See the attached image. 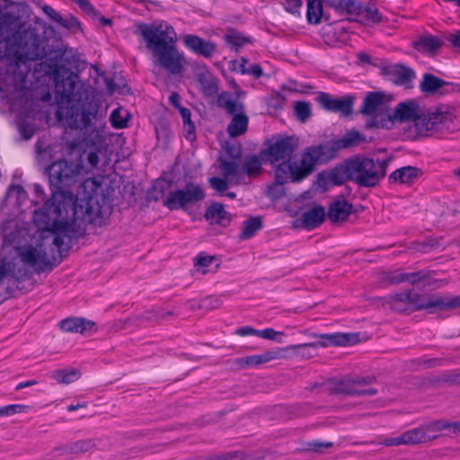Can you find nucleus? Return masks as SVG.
<instances>
[{
	"label": "nucleus",
	"instance_id": "26",
	"mask_svg": "<svg viewBox=\"0 0 460 460\" xmlns=\"http://www.w3.org/2000/svg\"><path fill=\"white\" fill-rule=\"evenodd\" d=\"M8 277L20 280L27 277V270L22 268L16 269V264L13 261L2 258L0 260V288L4 280Z\"/></svg>",
	"mask_w": 460,
	"mask_h": 460
},
{
	"label": "nucleus",
	"instance_id": "21",
	"mask_svg": "<svg viewBox=\"0 0 460 460\" xmlns=\"http://www.w3.org/2000/svg\"><path fill=\"white\" fill-rule=\"evenodd\" d=\"M430 431H435L433 420L403 432L405 445L422 444L436 439L438 435H430Z\"/></svg>",
	"mask_w": 460,
	"mask_h": 460
},
{
	"label": "nucleus",
	"instance_id": "10",
	"mask_svg": "<svg viewBox=\"0 0 460 460\" xmlns=\"http://www.w3.org/2000/svg\"><path fill=\"white\" fill-rule=\"evenodd\" d=\"M393 160L389 155L385 159H373L366 156L351 158L353 181L359 187L376 186L386 175L387 168Z\"/></svg>",
	"mask_w": 460,
	"mask_h": 460
},
{
	"label": "nucleus",
	"instance_id": "23",
	"mask_svg": "<svg viewBox=\"0 0 460 460\" xmlns=\"http://www.w3.org/2000/svg\"><path fill=\"white\" fill-rule=\"evenodd\" d=\"M326 180L333 185H341L348 181H353L351 159L338 164L326 174Z\"/></svg>",
	"mask_w": 460,
	"mask_h": 460
},
{
	"label": "nucleus",
	"instance_id": "20",
	"mask_svg": "<svg viewBox=\"0 0 460 460\" xmlns=\"http://www.w3.org/2000/svg\"><path fill=\"white\" fill-rule=\"evenodd\" d=\"M383 71L394 84L404 85L406 88L411 87V83L416 76L413 69L402 64L384 67Z\"/></svg>",
	"mask_w": 460,
	"mask_h": 460
},
{
	"label": "nucleus",
	"instance_id": "19",
	"mask_svg": "<svg viewBox=\"0 0 460 460\" xmlns=\"http://www.w3.org/2000/svg\"><path fill=\"white\" fill-rule=\"evenodd\" d=\"M182 41L187 49L205 58H210L217 50V45L214 42L205 40L197 35L187 34Z\"/></svg>",
	"mask_w": 460,
	"mask_h": 460
},
{
	"label": "nucleus",
	"instance_id": "12",
	"mask_svg": "<svg viewBox=\"0 0 460 460\" xmlns=\"http://www.w3.org/2000/svg\"><path fill=\"white\" fill-rule=\"evenodd\" d=\"M205 199L203 189L194 183H187L183 189L170 191L164 200V206L170 210H186L190 206L194 205Z\"/></svg>",
	"mask_w": 460,
	"mask_h": 460
},
{
	"label": "nucleus",
	"instance_id": "47",
	"mask_svg": "<svg viewBox=\"0 0 460 460\" xmlns=\"http://www.w3.org/2000/svg\"><path fill=\"white\" fill-rule=\"evenodd\" d=\"M72 454H83L90 451L95 447L93 439H81L70 442Z\"/></svg>",
	"mask_w": 460,
	"mask_h": 460
},
{
	"label": "nucleus",
	"instance_id": "38",
	"mask_svg": "<svg viewBox=\"0 0 460 460\" xmlns=\"http://www.w3.org/2000/svg\"><path fill=\"white\" fill-rule=\"evenodd\" d=\"M333 394L344 395H357L358 387L354 379H343L337 382L332 388Z\"/></svg>",
	"mask_w": 460,
	"mask_h": 460
},
{
	"label": "nucleus",
	"instance_id": "44",
	"mask_svg": "<svg viewBox=\"0 0 460 460\" xmlns=\"http://www.w3.org/2000/svg\"><path fill=\"white\" fill-rule=\"evenodd\" d=\"M294 113L297 119L305 122L311 116V105L307 102H296L294 104Z\"/></svg>",
	"mask_w": 460,
	"mask_h": 460
},
{
	"label": "nucleus",
	"instance_id": "59",
	"mask_svg": "<svg viewBox=\"0 0 460 460\" xmlns=\"http://www.w3.org/2000/svg\"><path fill=\"white\" fill-rule=\"evenodd\" d=\"M332 447V442H310L307 445V450L321 453L323 448H329Z\"/></svg>",
	"mask_w": 460,
	"mask_h": 460
},
{
	"label": "nucleus",
	"instance_id": "35",
	"mask_svg": "<svg viewBox=\"0 0 460 460\" xmlns=\"http://www.w3.org/2000/svg\"><path fill=\"white\" fill-rule=\"evenodd\" d=\"M262 227V219L261 217H252L243 222L242 231L239 234V239L246 240L252 237L257 231Z\"/></svg>",
	"mask_w": 460,
	"mask_h": 460
},
{
	"label": "nucleus",
	"instance_id": "42",
	"mask_svg": "<svg viewBox=\"0 0 460 460\" xmlns=\"http://www.w3.org/2000/svg\"><path fill=\"white\" fill-rule=\"evenodd\" d=\"M179 112L182 118L185 137L190 141L194 140L196 128L194 123L190 119V111L187 108L180 107Z\"/></svg>",
	"mask_w": 460,
	"mask_h": 460
},
{
	"label": "nucleus",
	"instance_id": "15",
	"mask_svg": "<svg viewBox=\"0 0 460 460\" xmlns=\"http://www.w3.org/2000/svg\"><path fill=\"white\" fill-rule=\"evenodd\" d=\"M316 102L326 111L349 116L352 113L354 97L348 95L343 98H333L327 93L320 92L316 96Z\"/></svg>",
	"mask_w": 460,
	"mask_h": 460
},
{
	"label": "nucleus",
	"instance_id": "6",
	"mask_svg": "<svg viewBox=\"0 0 460 460\" xmlns=\"http://www.w3.org/2000/svg\"><path fill=\"white\" fill-rule=\"evenodd\" d=\"M366 142V137L358 130L347 131L341 138L332 139L317 146L306 147L299 161V169L296 172V180L306 178L317 163H328L337 157L340 151L359 146Z\"/></svg>",
	"mask_w": 460,
	"mask_h": 460
},
{
	"label": "nucleus",
	"instance_id": "16",
	"mask_svg": "<svg viewBox=\"0 0 460 460\" xmlns=\"http://www.w3.org/2000/svg\"><path fill=\"white\" fill-rule=\"evenodd\" d=\"M384 281L391 285L403 282L410 283L411 285L421 283L423 288L431 284L429 272L424 270L415 272H402L400 270L390 271L384 276Z\"/></svg>",
	"mask_w": 460,
	"mask_h": 460
},
{
	"label": "nucleus",
	"instance_id": "40",
	"mask_svg": "<svg viewBox=\"0 0 460 460\" xmlns=\"http://www.w3.org/2000/svg\"><path fill=\"white\" fill-rule=\"evenodd\" d=\"M80 377V372L75 368L57 369L52 373L54 378L58 384L68 385Z\"/></svg>",
	"mask_w": 460,
	"mask_h": 460
},
{
	"label": "nucleus",
	"instance_id": "33",
	"mask_svg": "<svg viewBox=\"0 0 460 460\" xmlns=\"http://www.w3.org/2000/svg\"><path fill=\"white\" fill-rule=\"evenodd\" d=\"M326 6L332 7L340 14H353L358 10L356 0H323Z\"/></svg>",
	"mask_w": 460,
	"mask_h": 460
},
{
	"label": "nucleus",
	"instance_id": "50",
	"mask_svg": "<svg viewBox=\"0 0 460 460\" xmlns=\"http://www.w3.org/2000/svg\"><path fill=\"white\" fill-rule=\"evenodd\" d=\"M27 406L22 404H11L0 407V416H11L22 411Z\"/></svg>",
	"mask_w": 460,
	"mask_h": 460
},
{
	"label": "nucleus",
	"instance_id": "43",
	"mask_svg": "<svg viewBox=\"0 0 460 460\" xmlns=\"http://www.w3.org/2000/svg\"><path fill=\"white\" fill-rule=\"evenodd\" d=\"M225 40L229 44L235 51L247 43H251V40L237 31H230L225 35Z\"/></svg>",
	"mask_w": 460,
	"mask_h": 460
},
{
	"label": "nucleus",
	"instance_id": "13",
	"mask_svg": "<svg viewBox=\"0 0 460 460\" xmlns=\"http://www.w3.org/2000/svg\"><path fill=\"white\" fill-rule=\"evenodd\" d=\"M84 148L80 153L76 163H82L83 172L89 173L98 167L100 158L99 154L102 149V139L98 130H93L84 139Z\"/></svg>",
	"mask_w": 460,
	"mask_h": 460
},
{
	"label": "nucleus",
	"instance_id": "4",
	"mask_svg": "<svg viewBox=\"0 0 460 460\" xmlns=\"http://www.w3.org/2000/svg\"><path fill=\"white\" fill-rule=\"evenodd\" d=\"M0 42L5 43L7 55L13 57L18 66L46 55L36 28L9 12L0 15Z\"/></svg>",
	"mask_w": 460,
	"mask_h": 460
},
{
	"label": "nucleus",
	"instance_id": "53",
	"mask_svg": "<svg viewBox=\"0 0 460 460\" xmlns=\"http://www.w3.org/2000/svg\"><path fill=\"white\" fill-rule=\"evenodd\" d=\"M284 333L280 332H277L271 328H267L261 331H259L258 336L266 340L270 341H278L279 342H281V341L279 339V336H283Z\"/></svg>",
	"mask_w": 460,
	"mask_h": 460
},
{
	"label": "nucleus",
	"instance_id": "46",
	"mask_svg": "<svg viewBox=\"0 0 460 460\" xmlns=\"http://www.w3.org/2000/svg\"><path fill=\"white\" fill-rule=\"evenodd\" d=\"M433 422H434L435 431L447 429L454 434H456V435L460 434V422H458V421L451 422V421L440 419V420H433Z\"/></svg>",
	"mask_w": 460,
	"mask_h": 460
},
{
	"label": "nucleus",
	"instance_id": "30",
	"mask_svg": "<svg viewBox=\"0 0 460 460\" xmlns=\"http://www.w3.org/2000/svg\"><path fill=\"white\" fill-rule=\"evenodd\" d=\"M198 82L200 84L201 91L205 96H214L219 90L218 79L209 72L199 73Z\"/></svg>",
	"mask_w": 460,
	"mask_h": 460
},
{
	"label": "nucleus",
	"instance_id": "54",
	"mask_svg": "<svg viewBox=\"0 0 460 460\" xmlns=\"http://www.w3.org/2000/svg\"><path fill=\"white\" fill-rule=\"evenodd\" d=\"M76 3L79 7L87 14L92 15L93 17L99 16V12L95 10V8L91 4L88 0H72Z\"/></svg>",
	"mask_w": 460,
	"mask_h": 460
},
{
	"label": "nucleus",
	"instance_id": "27",
	"mask_svg": "<svg viewBox=\"0 0 460 460\" xmlns=\"http://www.w3.org/2000/svg\"><path fill=\"white\" fill-rule=\"evenodd\" d=\"M60 329L66 332L84 333L90 332L95 327L92 321H86L83 318H68L60 322Z\"/></svg>",
	"mask_w": 460,
	"mask_h": 460
},
{
	"label": "nucleus",
	"instance_id": "3",
	"mask_svg": "<svg viewBox=\"0 0 460 460\" xmlns=\"http://www.w3.org/2000/svg\"><path fill=\"white\" fill-rule=\"evenodd\" d=\"M387 122H411L407 132L408 137L411 139L427 137L433 131L454 132L458 128L457 117L449 108L441 106L423 112L412 99L398 103L392 113L386 114V119L382 117L378 119L376 117L371 122H367L366 128H385Z\"/></svg>",
	"mask_w": 460,
	"mask_h": 460
},
{
	"label": "nucleus",
	"instance_id": "60",
	"mask_svg": "<svg viewBox=\"0 0 460 460\" xmlns=\"http://www.w3.org/2000/svg\"><path fill=\"white\" fill-rule=\"evenodd\" d=\"M214 261V257L212 256H203L202 254H199L197 258H195L194 265L195 267H208Z\"/></svg>",
	"mask_w": 460,
	"mask_h": 460
},
{
	"label": "nucleus",
	"instance_id": "62",
	"mask_svg": "<svg viewBox=\"0 0 460 460\" xmlns=\"http://www.w3.org/2000/svg\"><path fill=\"white\" fill-rule=\"evenodd\" d=\"M444 381L450 384H460V370H455L447 374Z\"/></svg>",
	"mask_w": 460,
	"mask_h": 460
},
{
	"label": "nucleus",
	"instance_id": "29",
	"mask_svg": "<svg viewBox=\"0 0 460 460\" xmlns=\"http://www.w3.org/2000/svg\"><path fill=\"white\" fill-rule=\"evenodd\" d=\"M325 210L322 206L314 207L302 215V225L307 230L319 226L325 218Z\"/></svg>",
	"mask_w": 460,
	"mask_h": 460
},
{
	"label": "nucleus",
	"instance_id": "57",
	"mask_svg": "<svg viewBox=\"0 0 460 460\" xmlns=\"http://www.w3.org/2000/svg\"><path fill=\"white\" fill-rule=\"evenodd\" d=\"M81 142L79 139L74 138L67 140L64 143V150L67 155H73L76 150L79 149Z\"/></svg>",
	"mask_w": 460,
	"mask_h": 460
},
{
	"label": "nucleus",
	"instance_id": "2",
	"mask_svg": "<svg viewBox=\"0 0 460 460\" xmlns=\"http://www.w3.org/2000/svg\"><path fill=\"white\" fill-rule=\"evenodd\" d=\"M55 98L58 109L56 115L58 119L66 117V123L71 128L97 130L93 127V120H97L99 114V103L92 98L83 82L79 80L76 73L69 68L59 66L54 69Z\"/></svg>",
	"mask_w": 460,
	"mask_h": 460
},
{
	"label": "nucleus",
	"instance_id": "24",
	"mask_svg": "<svg viewBox=\"0 0 460 460\" xmlns=\"http://www.w3.org/2000/svg\"><path fill=\"white\" fill-rule=\"evenodd\" d=\"M420 169L414 166H404L393 172L388 181L390 183H402V184H411L420 175Z\"/></svg>",
	"mask_w": 460,
	"mask_h": 460
},
{
	"label": "nucleus",
	"instance_id": "28",
	"mask_svg": "<svg viewBox=\"0 0 460 460\" xmlns=\"http://www.w3.org/2000/svg\"><path fill=\"white\" fill-rule=\"evenodd\" d=\"M443 42L435 36H423L412 42V47L423 54L435 55Z\"/></svg>",
	"mask_w": 460,
	"mask_h": 460
},
{
	"label": "nucleus",
	"instance_id": "37",
	"mask_svg": "<svg viewBox=\"0 0 460 460\" xmlns=\"http://www.w3.org/2000/svg\"><path fill=\"white\" fill-rule=\"evenodd\" d=\"M217 104L229 114H234L237 111H243V105L237 102L228 92H224L218 95Z\"/></svg>",
	"mask_w": 460,
	"mask_h": 460
},
{
	"label": "nucleus",
	"instance_id": "61",
	"mask_svg": "<svg viewBox=\"0 0 460 460\" xmlns=\"http://www.w3.org/2000/svg\"><path fill=\"white\" fill-rule=\"evenodd\" d=\"M234 333L239 336H247V335L258 336L259 330H255L250 326H245V327H240V328L236 329Z\"/></svg>",
	"mask_w": 460,
	"mask_h": 460
},
{
	"label": "nucleus",
	"instance_id": "22",
	"mask_svg": "<svg viewBox=\"0 0 460 460\" xmlns=\"http://www.w3.org/2000/svg\"><path fill=\"white\" fill-rule=\"evenodd\" d=\"M204 217L209 224H217L224 227L227 226L232 220L230 213L225 209L223 204L218 202L210 204L205 212Z\"/></svg>",
	"mask_w": 460,
	"mask_h": 460
},
{
	"label": "nucleus",
	"instance_id": "63",
	"mask_svg": "<svg viewBox=\"0 0 460 460\" xmlns=\"http://www.w3.org/2000/svg\"><path fill=\"white\" fill-rule=\"evenodd\" d=\"M54 451L58 452L60 456H66L72 454L71 444L66 443L59 445L54 448Z\"/></svg>",
	"mask_w": 460,
	"mask_h": 460
},
{
	"label": "nucleus",
	"instance_id": "49",
	"mask_svg": "<svg viewBox=\"0 0 460 460\" xmlns=\"http://www.w3.org/2000/svg\"><path fill=\"white\" fill-rule=\"evenodd\" d=\"M209 184L212 189L215 190L223 193L225 192L229 185L227 182V178H219V177H211L208 179Z\"/></svg>",
	"mask_w": 460,
	"mask_h": 460
},
{
	"label": "nucleus",
	"instance_id": "55",
	"mask_svg": "<svg viewBox=\"0 0 460 460\" xmlns=\"http://www.w3.org/2000/svg\"><path fill=\"white\" fill-rule=\"evenodd\" d=\"M111 122L115 128H123L127 126V120L120 116L119 110H114L111 112Z\"/></svg>",
	"mask_w": 460,
	"mask_h": 460
},
{
	"label": "nucleus",
	"instance_id": "36",
	"mask_svg": "<svg viewBox=\"0 0 460 460\" xmlns=\"http://www.w3.org/2000/svg\"><path fill=\"white\" fill-rule=\"evenodd\" d=\"M323 0H307L306 19L310 24H318L324 16L323 11Z\"/></svg>",
	"mask_w": 460,
	"mask_h": 460
},
{
	"label": "nucleus",
	"instance_id": "45",
	"mask_svg": "<svg viewBox=\"0 0 460 460\" xmlns=\"http://www.w3.org/2000/svg\"><path fill=\"white\" fill-rule=\"evenodd\" d=\"M219 167L223 172L225 178H232L239 174V165L234 161H227L226 159H219Z\"/></svg>",
	"mask_w": 460,
	"mask_h": 460
},
{
	"label": "nucleus",
	"instance_id": "52",
	"mask_svg": "<svg viewBox=\"0 0 460 460\" xmlns=\"http://www.w3.org/2000/svg\"><path fill=\"white\" fill-rule=\"evenodd\" d=\"M285 10L292 14H298L299 9L303 4L302 0H283L282 3Z\"/></svg>",
	"mask_w": 460,
	"mask_h": 460
},
{
	"label": "nucleus",
	"instance_id": "5",
	"mask_svg": "<svg viewBox=\"0 0 460 460\" xmlns=\"http://www.w3.org/2000/svg\"><path fill=\"white\" fill-rule=\"evenodd\" d=\"M136 34L142 38L162 68L172 75L183 70L184 58L177 49V35L172 25L164 22L139 23Z\"/></svg>",
	"mask_w": 460,
	"mask_h": 460
},
{
	"label": "nucleus",
	"instance_id": "64",
	"mask_svg": "<svg viewBox=\"0 0 460 460\" xmlns=\"http://www.w3.org/2000/svg\"><path fill=\"white\" fill-rule=\"evenodd\" d=\"M447 40L460 51V31L454 34H450Z\"/></svg>",
	"mask_w": 460,
	"mask_h": 460
},
{
	"label": "nucleus",
	"instance_id": "1",
	"mask_svg": "<svg viewBox=\"0 0 460 460\" xmlns=\"http://www.w3.org/2000/svg\"><path fill=\"white\" fill-rule=\"evenodd\" d=\"M109 215V208L101 206L96 198L77 199L73 193H57L34 211V220L49 230L53 243L62 250L65 239L70 241L68 234L79 232L87 224L100 226Z\"/></svg>",
	"mask_w": 460,
	"mask_h": 460
},
{
	"label": "nucleus",
	"instance_id": "18",
	"mask_svg": "<svg viewBox=\"0 0 460 460\" xmlns=\"http://www.w3.org/2000/svg\"><path fill=\"white\" fill-rule=\"evenodd\" d=\"M290 350L286 348L276 349L272 350L265 351L260 355H252L235 359V364L240 368H246L248 367H256L274 359L286 358L285 352Z\"/></svg>",
	"mask_w": 460,
	"mask_h": 460
},
{
	"label": "nucleus",
	"instance_id": "25",
	"mask_svg": "<svg viewBox=\"0 0 460 460\" xmlns=\"http://www.w3.org/2000/svg\"><path fill=\"white\" fill-rule=\"evenodd\" d=\"M352 210L353 205L346 199L336 200L330 205L327 216L333 223L342 222L348 218Z\"/></svg>",
	"mask_w": 460,
	"mask_h": 460
},
{
	"label": "nucleus",
	"instance_id": "8",
	"mask_svg": "<svg viewBox=\"0 0 460 460\" xmlns=\"http://www.w3.org/2000/svg\"><path fill=\"white\" fill-rule=\"evenodd\" d=\"M385 301L391 310L398 313H412L431 308L439 310L460 308V296H424L410 290L391 295L385 298Z\"/></svg>",
	"mask_w": 460,
	"mask_h": 460
},
{
	"label": "nucleus",
	"instance_id": "48",
	"mask_svg": "<svg viewBox=\"0 0 460 460\" xmlns=\"http://www.w3.org/2000/svg\"><path fill=\"white\" fill-rule=\"evenodd\" d=\"M241 71L243 74H248L254 76V78H260L262 75V69L258 64H248L247 59L242 58Z\"/></svg>",
	"mask_w": 460,
	"mask_h": 460
},
{
	"label": "nucleus",
	"instance_id": "31",
	"mask_svg": "<svg viewBox=\"0 0 460 460\" xmlns=\"http://www.w3.org/2000/svg\"><path fill=\"white\" fill-rule=\"evenodd\" d=\"M233 118L227 126V133L230 137H235L244 134L248 127V117L243 111L232 114Z\"/></svg>",
	"mask_w": 460,
	"mask_h": 460
},
{
	"label": "nucleus",
	"instance_id": "11",
	"mask_svg": "<svg viewBox=\"0 0 460 460\" xmlns=\"http://www.w3.org/2000/svg\"><path fill=\"white\" fill-rule=\"evenodd\" d=\"M83 170L82 163L68 161L67 159H59L53 162L47 168L49 184L52 188L51 197L48 200H52L53 196L57 193H72L66 189L80 181Z\"/></svg>",
	"mask_w": 460,
	"mask_h": 460
},
{
	"label": "nucleus",
	"instance_id": "39",
	"mask_svg": "<svg viewBox=\"0 0 460 460\" xmlns=\"http://www.w3.org/2000/svg\"><path fill=\"white\" fill-rule=\"evenodd\" d=\"M44 13L53 22H56L60 26L70 29L74 26H80V23L76 19L71 18L70 21L64 19L58 12H56L51 6L44 5L42 8Z\"/></svg>",
	"mask_w": 460,
	"mask_h": 460
},
{
	"label": "nucleus",
	"instance_id": "34",
	"mask_svg": "<svg viewBox=\"0 0 460 460\" xmlns=\"http://www.w3.org/2000/svg\"><path fill=\"white\" fill-rule=\"evenodd\" d=\"M354 14L357 15L358 18L353 19V21H357L364 24L378 23L382 22V15L379 13L376 8H362L359 3L358 10Z\"/></svg>",
	"mask_w": 460,
	"mask_h": 460
},
{
	"label": "nucleus",
	"instance_id": "32",
	"mask_svg": "<svg viewBox=\"0 0 460 460\" xmlns=\"http://www.w3.org/2000/svg\"><path fill=\"white\" fill-rule=\"evenodd\" d=\"M446 84L447 82L443 79L432 74L426 73L423 75L422 80L420 84V89L425 94L433 95Z\"/></svg>",
	"mask_w": 460,
	"mask_h": 460
},
{
	"label": "nucleus",
	"instance_id": "17",
	"mask_svg": "<svg viewBox=\"0 0 460 460\" xmlns=\"http://www.w3.org/2000/svg\"><path fill=\"white\" fill-rule=\"evenodd\" d=\"M313 337H318L320 339L317 342L305 343L299 345L288 346L289 349H299L306 347H327L330 345L334 346H346L354 342V337L349 333H332V334H316L313 333Z\"/></svg>",
	"mask_w": 460,
	"mask_h": 460
},
{
	"label": "nucleus",
	"instance_id": "58",
	"mask_svg": "<svg viewBox=\"0 0 460 460\" xmlns=\"http://www.w3.org/2000/svg\"><path fill=\"white\" fill-rule=\"evenodd\" d=\"M26 192L24 190V189L20 186V185H12L9 187L7 192H6V198L7 199H10L12 198L13 195L16 196V199L18 200L19 199H21L22 196H25Z\"/></svg>",
	"mask_w": 460,
	"mask_h": 460
},
{
	"label": "nucleus",
	"instance_id": "56",
	"mask_svg": "<svg viewBox=\"0 0 460 460\" xmlns=\"http://www.w3.org/2000/svg\"><path fill=\"white\" fill-rule=\"evenodd\" d=\"M377 444L385 447H396L400 445H405L404 434L402 433V435L395 438H385V440L380 441Z\"/></svg>",
	"mask_w": 460,
	"mask_h": 460
},
{
	"label": "nucleus",
	"instance_id": "9",
	"mask_svg": "<svg viewBox=\"0 0 460 460\" xmlns=\"http://www.w3.org/2000/svg\"><path fill=\"white\" fill-rule=\"evenodd\" d=\"M297 148V140L292 137H276L270 140L269 147L264 151L267 159L271 164H277L275 169L276 181L285 184L289 179L296 180V172L299 169L298 164H291V158Z\"/></svg>",
	"mask_w": 460,
	"mask_h": 460
},
{
	"label": "nucleus",
	"instance_id": "7",
	"mask_svg": "<svg viewBox=\"0 0 460 460\" xmlns=\"http://www.w3.org/2000/svg\"><path fill=\"white\" fill-rule=\"evenodd\" d=\"M34 224L40 231L41 242L36 245H28L19 249L18 254L25 264L32 267L36 272L40 273L47 270H50L62 260V252L69 249V241L65 240L64 249L58 250L53 243V235L40 227L35 220Z\"/></svg>",
	"mask_w": 460,
	"mask_h": 460
},
{
	"label": "nucleus",
	"instance_id": "41",
	"mask_svg": "<svg viewBox=\"0 0 460 460\" xmlns=\"http://www.w3.org/2000/svg\"><path fill=\"white\" fill-rule=\"evenodd\" d=\"M242 171L250 177L258 175L261 171V162L257 155H251L244 159Z\"/></svg>",
	"mask_w": 460,
	"mask_h": 460
},
{
	"label": "nucleus",
	"instance_id": "14",
	"mask_svg": "<svg viewBox=\"0 0 460 460\" xmlns=\"http://www.w3.org/2000/svg\"><path fill=\"white\" fill-rule=\"evenodd\" d=\"M390 102L391 98L389 95L383 92H369L363 100L359 112L363 115L374 116L369 122H371L376 117H377L378 119L382 117L386 119V114H383L382 111Z\"/></svg>",
	"mask_w": 460,
	"mask_h": 460
},
{
	"label": "nucleus",
	"instance_id": "51",
	"mask_svg": "<svg viewBox=\"0 0 460 460\" xmlns=\"http://www.w3.org/2000/svg\"><path fill=\"white\" fill-rule=\"evenodd\" d=\"M283 184L279 183L275 180V183L270 185L268 189L267 194L272 199H279L284 196V189L282 187Z\"/></svg>",
	"mask_w": 460,
	"mask_h": 460
}]
</instances>
